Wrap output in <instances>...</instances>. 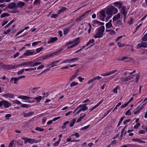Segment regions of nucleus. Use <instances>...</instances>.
<instances>
[{
    "mask_svg": "<svg viewBox=\"0 0 147 147\" xmlns=\"http://www.w3.org/2000/svg\"><path fill=\"white\" fill-rule=\"evenodd\" d=\"M105 31V27L102 26L96 29V33L94 36L95 38H100L103 35V33Z\"/></svg>",
    "mask_w": 147,
    "mask_h": 147,
    "instance_id": "obj_1",
    "label": "nucleus"
},
{
    "mask_svg": "<svg viewBox=\"0 0 147 147\" xmlns=\"http://www.w3.org/2000/svg\"><path fill=\"white\" fill-rule=\"evenodd\" d=\"M117 9L113 6H111L106 10V13L108 15L109 18H110L113 14H115L117 13Z\"/></svg>",
    "mask_w": 147,
    "mask_h": 147,
    "instance_id": "obj_2",
    "label": "nucleus"
},
{
    "mask_svg": "<svg viewBox=\"0 0 147 147\" xmlns=\"http://www.w3.org/2000/svg\"><path fill=\"white\" fill-rule=\"evenodd\" d=\"M63 50L62 49H60L57 51L53 53H52L50 54H48L47 55H45L42 57V59H47L48 58H50L51 57H52L54 56L57 55L60 52L62 51Z\"/></svg>",
    "mask_w": 147,
    "mask_h": 147,
    "instance_id": "obj_3",
    "label": "nucleus"
},
{
    "mask_svg": "<svg viewBox=\"0 0 147 147\" xmlns=\"http://www.w3.org/2000/svg\"><path fill=\"white\" fill-rule=\"evenodd\" d=\"M79 59L78 58L76 57L73 58L72 59H67L64 61H62L61 63V64L65 63H70L72 62H74V61H76L78 60Z\"/></svg>",
    "mask_w": 147,
    "mask_h": 147,
    "instance_id": "obj_4",
    "label": "nucleus"
},
{
    "mask_svg": "<svg viewBox=\"0 0 147 147\" xmlns=\"http://www.w3.org/2000/svg\"><path fill=\"white\" fill-rule=\"evenodd\" d=\"M18 98L24 100H27L26 101V102L29 103L31 102V101L30 100H28V99L31 98V97H28L25 96L21 95L19 96L18 97Z\"/></svg>",
    "mask_w": 147,
    "mask_h": 147,
    "instance_id": "obj_5",
    "label": "nucleus"
},
{
    "mask_svg": "<svg viewBox=\"0 0 147 147\" xmlns=\"http://www.w3.org/2000/svg\"><path fill=\"white\" fill-rule=\"evenodd\" d=\"M74 42H75V43H74L73 44L71 45L69 47H68V48L70 49L72 48L73 47H74L75 46H76L80 42L79 38L78 37L76 38V39L74 40Z\"/></svg>",
    "mask_w": 147,
    "mask_h": 147,
    "instance_id": "obj_6",
    "label": "nucleus"
},
{
    "mask_svg": "<svg viewBox=\"0 0 147 147\" xmlns=\"http://www.w3.org/2000/svg\"><path fill=\"white\" fill-rule=\"evenodd\" d=\"M3 105L5 108H8L11 106V104L6 100H3Z\"/></svg>",
    "mask_w": 147,
    "mask_h": 147,
    "instance_id": "obj_7",
    "label": "nucleus"
},
{
    "mask_svg": "<svg viewBox=\"0 0 147 147\" xmlns=\"http://www.w3.org/2000/svg\"><path fill=\"white\" fill-rule=\"evenodd\" d=\"M105 12V11L102 10L100 12V17L101 20L104 21L105 20L104 19L106 17Z\"/></svg>",
    "mask_w": 147,
    "mask_h": 147,
    "instance_id": "obj_8",
    "label": "nucleus"
},
{
    "mask_svg": "<svg viewBox=\"0 0 147 147\" xmlns=\"http://www.w3.org/2000/svg\"><path fill=\"white\" fill-rule=\"evenodd\" d=\"M18 67L17 65H6V69H12Z\"/></svg>",
    "mask_w": 147,
    "mask_h": 147,
    "instance_id": "obj_9",
    "label": "nucleus"
},
{
    "mask_svg": "<svg viewBox=\"0 0 147 147\" xmlns=\"http://www.w3.org/2000/svg\"><path fill=\"white\" fill-rule=\"evenodd\" d=\"M101 78V77L99 76H97L94 78L93 79L90 80L88 82V84H90L91 83L93 82V81L96 80H99Z\"/></svg>",
    "mask_w": 147,
    "mask_h": 147,
    "instance_id": "obj_10",
    "label": "nucleus"
},
{
    "mask_svg": "<svg viewBox=\"0 0 147 147\" xmlns=\"http://www.w3.org/2000/svg\"><path fill=\"white\" fill-rule=\"evenodd\" d=\"M61 60V59H59L57 61L53 62L51 63V64L50 65H48V67L49 66L51 65H52V66L50 67V68L51 67H52L55 66H57L56 64L58 63H59V62Z\"/></svg>",
    "mask_w": 147,
    "mask_h": 147,
    "instance_id": "obj_11",
    "label": "nucleus"
},
{
    "mask_svg": "<svg viewBox=\"0 0 147 147\" xmlns=\"http://www.w3.org/2000/svg\"><path fill=\"white\" fill-rule=\"evenodd\" d=\"M36 53H34V52H30V50H27L26 52L24 54V56H29L32 55L34 54H36Z\"/></svg>",
    "mask_w": 147,
    "mask_h": 147,
    "instance_id": "obj_12",
    "label": "nucleus"
},
{
    "mask_svg": "<svg viewBox=\"0 0 147 147\" xmlns=\"http://www.w3.org/2000/svg\"><path fill=\"white\" fill-rule=\"evenodd\" d=\"M58 38L57 37L50 38L49 40L48 41V43L49 44L51 42H53L57 41Z\"/></svg>",
    "mask_w": 147,
    "mask_h": 147,
    "instance_id": "obj_13",
    "label": "nucleus"
},
{
    "mask_svg": "<svg viewBox=\"0 0 147 147\" xmlns=\"http://www.w3.org/2000/svg\"><path fill=\"white\" fill-rule=\"evenodd\" d=\"M25 3L24 2L19 1L17 4V7H18L20 8H22L23 6L25 5Z\"/></svg>",
    "mask_w": 147,
    "mask_h": 147,
    "instance_id": "obj_14",
    "label": "nucleus"
},
{
    "mask_svg": "<svg viewBox=\"0 0 147 147\" xmlns=\"http://www.w3.org/2000/svg\"><path fill=\"white\" fill-rule=\"evenodd\" d=\"M8 7L9 8L11 9H13L17 7L16 4L14 3H10L8 5Z\"/></svg>",
    "mask_w": 147,
    "mask_h": 147,
    "instance_id": "obj_15",
    "label": "nucleus"
},
{
    "mask_svg": "<svg viewBox=\"0 0 147 147\" xmlns=\"http://www.w3.org/2000/svg\"><path fill=\"white\" fill-rule=\"evenodd\" d=\"M34 113V112L32 111L29 112L28 113H24L23 115L25 117H27L33 115Z\"/></svg>",
    "mask_w": 147,
    "mask_h": 147,
    "instance_id": "obj_16",
    "label": "nucleus"
},
{
    "mask_svg": "<svg viewBox=\"0 0 147 147\" xmlns=\"http://www.w3.org/2000/svg\"><path fill=\"white\" fill-rule=\"evenodd\" d=\"M18 81V80L17 78L13 77L11 78L10 82L12 83L16 84Z\"/></svg>",
    "mask_w": 147,
    "mask_h": 147,
    "instance_id": "obj_17",
    "label": "nucleus"
},
{
    "mask_svg": "<svg viewBox=\"0 0 147 147\" xmlns=\"http://www.w3.org/2000/svg\"><path fill=\"white\" fill-rule=\"evenodd\" d=\"M133 141L137 142L140 143L144 144L146 143L145 141H142L138 138H133L132 139Z\"/></svg>",
    "mask_w": 147,
    "mask_h": 147,
    "instance_id": "obj_18",
    "label": "nucleus"
},
{
    "mask_svg": "<svg viewBox=\"0 0 147 147\" xmlns=\"http://www.w3.org/2000/svg\"><path fill=\"white\" fill-rule=\"evenodd\" d=\"M112 20H110L109 22L106 24V28H111L112 26V25L111 23Z\"/></svg>",
    "mask_w": 147,
    "mask_h": 147,
    "instance_id": "obj_19",
    "label": "nucleus"
},
{
    "mask_svg": "<svg viewBox=\"0 0 147 147\" xmlns=\"http://www.w3.org/2000/svg\"><path fill=\"white\" fill-rule=\"evenodd\" d=\"M126 8L124 6L122 7L121 10V12L123 14H127V13L126 12Z\"/></svg>",
    "mask_w": 147,
    "mask_h": 147,
    "instance_id": "obj_20",
    "label": "nucleus"
},
{
    "mask_svg": "<svg viewBox=\"0 0 147 147\" xmlns=\"http://www.w3.org/2000/svg\"><path fill=\"white\" fill-rule=\"evenodd\" d=\"M106 32H109L110 34L111 35H114L116 34L115 31L113 30L106 29Z\"/></svg>",
    "mask_w": 147,
    "mask_h": 147,
    "instance_id": "obj_21",
    "label": "nucleus"
},
{
    "mask_svg": "<svg viewBox=\"0 0 147 147\" xmlns=\"http://www.w3.org/2000/svg\"><path fill=\"white\" fill-rule=\"evenodd\" d=\"M120 15L119 13H118L117 15L114 16L113 18V21H115L120 18Z\"/></svg>",
    "mask_w": 147,
    "mask_h": 147,
    "instance_id": "obj_22",
    "label": "nucleus"
},
{
    "mask_svg": "<svg viewBox=\"0 0 147 147\" xmlns=\"http://www.w3.org/2000/svg\"><path fill=\"white\" fill-rule=\"evenodd\" d=\"M66 9L67 8L65 7H62V8L58 11V14H60L61 13L63 12L64 11H65Z\"/></svg>",
    "mask_w": 147,
    "mask_h": 147,
    "instance_id": "obj_23",
    "label": "nucleus"
},
{
    "mask_svg": "<svg viewBox=\"0 0 147 147\" xmlns=\"http://www.w3.org/2000/svg\"><path fill=\"white\" fill-rule=\"evenodd\" d=\"M85 13L84 14L78 18L76 19L75 21L76 22H78V21H80L81 20L84 18V17L85 16Z\"/></svg>",
    "mask_w": 147,
    "mask_h": 147,
    "instance_id": "obj_24",
    "label": "nucleus"
},
{
    "mask_svg": "<svg viewBox=\"0 0 147 147\" xmlns=\"http://www.w3.org/2000/svg\"><path fill=\"white\" fill-rule=\"evenodd\" d=\"M38 142V141L34 139H32L31 138H29V143L30 144H32L34 143H37Z\"/></svg>",
    "mask_w": 147,
    "mask_h": 147,
    "instance_id": "obj_25",
    "label": "nucleus"
},
{
    "mask_svg": "<svg viewBox=\"0 0 147 147\" xmlns=\"http://www.w3.org/2000/svg\"><path fill=\"white\" fill-rule=\"evenodd\" d=\"M3 96L6 97H9L11 98L13 97L14 96V95L10 93H7L3 95Z\"/></svg>",
    "mask_w": 147,
    "mask_h": 147,
    "instance_id": "obj_26",
    "label": "nucleus"
},
{
    "mask_svg": "<svg viewBox=\"0 0 147 147\" xmlns=\"http://www.w3.org/2000/svg\"><path fill=\"white\" fill-rule=\"evenodd\" d=\"M69 123V121H68L64 122L63 125L61 127V128L63 129H65L66 127L67 124H68Z\"/></svg>",
    "mask_w": 147,
    "mask_h": 147,
    "instance_id": "obj_27",
    "label": "nucleus"
},
{
    "mask_svg": "<svg viewBox=\"0 0 147 147\" xmlns=\"http://www.w3.org/2000/svg\"><path fill=\"white\" fill-rule=\"evenodd\" d=\"M86 104L83 105L82 108L80 109L82 111H85L88 108L87 107H86Z\"/></svg>",
    "mask_w": 147,
    "mask_h": 147,
    "instance_id": "obj_28",
    "label": "nucleus"
},
{
    "mask_svg": "<svg viewBox=\"0 0 147 147\" xmlns=\"http://www.w3.org/2000/svg\"><path fill=\"white\" fill-rule=\"evenodd\" d=\"M42 96H39L38 97L34 98V99L36 100L37 102H40V100L42 99Z\"/></svg>",
    "mask_w": 147,
    "mask_h": 147,
    "instance_id": "obj_29",
    "label": "nucleus"
},
{
    "mask_svg": "<svg viewBox=\"0 0 147 147\" xmlns=\"http://www.w3.org/2000/svg\"><path fill=\"white\" fill-rule=\"evenodd\" d=\"M9 14L8 13H2L1 15V18H3L4 17H5V16H9Z\"/></svg>",
    "mask_w": 147,
    "mask_h": 147,
    "instance_id": "obj_30",
    "label": "nucleus"
},
{
    "mask_svg": "<svg viewBox=\"0 0 147 147\" xmlns=\"http://www.w3.org/2000/svg\"><path fill=\"white\" fill-rule=\"evenodd\" d=\"M94 40L93 39L90 40L89 42L86 44V45L88 46L89 45L94 43Z\"/></svg>",
    "mask_w": 147,
    "mask_h": 147,
    "instance_id": "obj_31",
    "label": "nucleus"
},
{
    "mask_svg": "<svg viewBox=\"0 0 147 147\" xmlns=\"http://www.w3.org/2000/svg\"><path fill=\"white\" fill-rule=\"evenodd\" d=\"M141 40L143 41H146L147 40V34L146 33L142 38Z\"/></svg>",
    "mask_w": 147,
    "mask_h": 147,
    "instance_id": "obj_32",
    "label": "nucleus"
},
{
    "mask_svg": "<svg viewBox=\"0 0 147 147\" xmlns=\"http://www.w3.org/2000/svg\"><path fill=\"white\" fill-rule=\"evenodd\" d=\"M122 82H125L128 81V79H127V77H125V78L122 77L121 79Z\"/></svg>",
    "mask_w": 147,
    "mask_h": 147,
    "instance_id": "obj_33",
    "label": "nucleus"
},
{
    "mask_svg": "<svg viewBox=\"0 0 147 147\" xmlns=\"http://www.w3.org/2000/svg\"><path fill=\"white\" fill-rule=\"evenodd\" d=\"M78 84V83L74 82H73L70 84V86L71 87L77 86Z\"/></svg>",
    "mask_w": 147,
    "mask_h": 147,
    "instance_id": "obj_34",
    "label": "nucleus"
},
{
    "mask_svg": "<svg viewBox=\"0 0 147 147\" xmlns=\"http://www.w3.org/2000/svg\"><path fill=\"white\" fill-rule=\"evenodd\" d=\"M70 29V28H67L65 29L64 30V34H67L68 32L69 31Z\"/></svg>",
    "mask_w": 147,
    "mask_h": 147,
    "instance_id": "obj_35",
    "label": "nucleus"
},
{
    "mask_svg": "<svg viewBox=\"0 0 147 147\" xmlns=\"http://www.w3.org/2000/svg\"><path fill=\"white\" fill-rule=\"evenodd\" d=\"M22 139L24 140V143L26 144L27 142H29V138H22Z\"/></svg>",
    "mask_w": 147,
    "mask_h": 147,
    "instance_id": "obj_36",
    "label": "nucleus"
},
{
    "mask_svg": "<svg viewBox=\"0 0 147 147\" xmlns=\"http://www.w3.org/2000/svg\"><path fill=\"white\" fill-rule=\"evenodd\" d=\"M76 121V120L75 119H73L71 121V123L69 124V126L70 127H73L74 123H75Z\"/></svg>",
    "mask_w": 147,
    "mask_h": 147,
    "instance_id": "obj_37",
    "label": "nucleus"
},
{
    "mask_svg": "<svg viewBox=\"0 0 147 147\" xmlns=\"http://www.w3.org/2000/svg\"><path fill=\"white\" fill-rule=\"evenodd\" d=\"M35 130L40 131H42L44 130V129L40 127H37L35 129Z\"/></svg>",
    "mask_w": 147,
    "mask_h": 147,
    "instance_id": "obj_38",
    "label": "nucleus"
},
{
    "mask_svg": "<svg viewBox=\"0 0 147 147\" xmlns=\"http://www.w3.org/2000/svg\"><path fill=\"white\" fill-rule=\"evenodd\" d=\"M30 105H28L27 104H23L21 105H20V106L23 107V108H28L29 106H30Z\"/></svg>",
    "mask_w": 147,
    "mask_h": 147,
    "instance_id": "obj_39",
    "label": "nucleus"
},
{
    "mask_svg": "<svg viewBox=\"0 0 147 147\" xmlns=\"http://www.w3.org/2000/svg\"><path fill=\"white\" fill-rule=\"evenodd\" d=\"M41 63L40 62H36V63H35L34 64H32L30 66H31V67L35 66H36L40 65Z\"/></svg>",
    "mask_w": 147,
    "mask_h": 147,
    "instance_id": "obj_40",
    "label": "nucleus"
},
{
    "mask_svg": "<svg viewBox=\"0 0 147 147\" xmlns=\"http://www.w3.org/2000/svg\"><path fill=\"white\" fill-rule=\"evenodd\" d=\"M27 62L22 63L20 64L17 65L18 67V66H27Z\"/></svg>",
    "mask_w": 147,
    "mask_h": 147,
    "instance_id": "obj_41",
    "label": "nucleus"
},
{
    "mask_svg": "<svg viewBox=\"0 0 147 147\" xmlns=\"http://www.w3.org/2000/svg\"><path fill=\"white\" fill-rule=\"evenodd\" d=\"M77 75L78 74H75L72 77L70 78V80L71 81L73 80L77 77Z\"/></svg>",
    "mask_w": 147,
    "mask_h": 147,
    "instance_id": "obj_42",
    "label": "nucleus"
},
{
    "mask_svg": "<svg viewBox=\"0 0 147 147\" xmlns=\"http://www.w3.org/2000/svg\"><path fill=\"white\" fill-rule=\"evenodd\" d=\"M125 117V116H123V117H121V119L120 121H119V123L118 124L117 126H119L120 125V124L121 123L122 121L123 120V119Z\"/></svg>",
    "mask_w": 147,
    "mask_h": 147,
    "instance_id": "obj_43",
    "label": "nucleus"
},
{
    "mask_svg": "<svg viewBox=\"0 0 147 147\" xmlns=\"http://www.w3.org/2000/svg\"><path fill=\"white\" fill-rule=\"evenodd\" d=\"M43 49V48L42 47H41L40 48L37 49H36V51L37 52V53H39L40 51H41Z\"/></svg>",
    "mask_w": 147,
    "mask_h": 147,
    "instance_id": "obj_44",
    "label": "nucleus"
},
{
    "mask_svg": "<svg viewBox=\"0 0 147 147\" xmlns=\"http://www.w3.org/2000/svg\"><path fill=\"white\" fill-rule=\"evenodd\" d=\"M117 45H118L119 47H123L125 46L124 44H123L121 43H120L119 42H118L117 43Z\"/></svg>",
    "mask_w": 147,
    "mask_h": 147,
    "instance_id": "obj_45",
    "label": "nucleus"
},
{
    "mask_svg": "<svg viewBox=\"0 0 147 147\" xmlns=\"http://www.w3.org/2000/svg\"><path fill=\"white\" fill-rule=\"evenodd\" d=\"M143 45V48H146L147 47V42H142Z\"/></svg>",
    "mask_w": 147,
    "mask_h": 147,
    "instance_id": "obj_46",
    "label": "nucleus"
},
{
    "mask_svg": "<svg viewBox=\"0 0 147 147\" xmlns=\"http://www.w3.org/2000/svg\"><path fill=\"white\" fill-rule=\"evenodd\" d=\"M140 126V124L138 123H137L134 127V128L135 129H137Z\"/></svg>",
    "mask_w": 147,
    "mask_h": 147,
    "instance_id": "obj_47",
    "label": "nucleus"
},
{
    "mask_svg": "<svg viewBox=\"0 0 147 147\" xmlns=\"http://www.w3.org/2000/svg\"><path fill=\"white\" fill-rule=\"evenodd\" d=\"M59 14H58V13L57 14H52V15L51 16V18H55L58 16Z\"/></svg>",
    "mask_w": 147,
    "mask_h": 147,
    "instance_id": "obj_48",
    "label": "nucleus"
},
{
    "mask_svg": "<svg viewBox=\"0 0 147 147\" xmlns=\"http://www.w3.org/2000/svg\"><path fill=\"white\" fill-rule=\"evenodd\" d=\"M12 28H10L9 29L7 30L6 31H5L4 32V34H7L9 33L10 32H11V30Z\"/></svg>",
    "mask_w": 147,
    "mask_h": 147,
    "instance_id": "obj_49",
    "label": "nucleus"
},
{
    "mask_svg": "<svg viewBox=\"0 0 147 147\" xmlns=\"http://www.w3.org/2000/svg\"><path fill=\"white\" fill-rule=\"evenodd\" d=\"M90 126V125H88L85 126L84 127H82L81 129V130H86L88 129Z\"/></svg>",
    "mask_w": 147,
    "mask_h": 147,
    "instance_id": "obj_50",
    "label": "nucleus"
},
{
    "mask_svg": "<svg viewBox=\"0 0 147 147\" xmlns=\"http://www.w3.org/2000/svg\"><path fill=\"white\" fill-rule=\"evenodd\" d=\"M13 102L15 103L18 105H20L21 104V102L20 101H18L17 100H14L13 101Z\"/></svg>",
    "mask_w": 147,
    "mask_h": 147,
    "instance_id": "obj_51",
    "label": "nucleus"
},
{
    "mask_svg": "<svg viewBox=\"0 0 147 147\" xmlns=\"http://www.w3.org/2000/svg\"><path fill=\"white\" fill-rule=\"evenodd\" d=\"M119 88V87L118 86H117L113 90V92L114 93H117V90Z\"/></svg>",
    "mask_w": 147,
    "mask_h": 147,
    "instance_id": "obj_52",
    "label": "nucleus"
},
{
    "mask_svg": "<svg viewBox=\"0 0 147 147\" xmlns=\"http://www.w3.org/2000/svg\"><path fill=\"white\" fill-rule=\"evenodd\" d=\"M24 69H22L21 70L18 72L17 74L18 75L22 74L24 73Z\"/></svg>",
    "mask_w": 147,
    "mask_h": 147,
    "instance_id": "obj_53",
    "label": "nucleus"
},
{
    "mask_svg": "<svg viewBox=\"0 0 147 147\" xmlns=\"http://www.w3.org/2000/svg\"><path fill=\"white\" fill-rule=\"evenodd\" d=\"M110 71L108 72V73H105V74H101V76H108L110 75Z\"/></svg>",
    "mask_w": 147,
    "mask_h": 147,
    "instance_id": "obj_54",
    "label": "nucleus"
},
{
    "mask_svg": "<svg viewBox=\"0 0 147 147\" xmlns=\"http://www.w3.org/2000/svg\"><path fill=\"white\" fill-rule=\"evenodd\" d=\"M14 141L13 140L11 141L8 146V147H11L14 144Z\"/></svg>",
    "mask_w": 147,
    "mask_h": 147,
    "instance_id": "obj_55",
    "label": "nucleus"
},
{
    "mask_svg": "<svg viewBox=\"0 0 147 147\" xmlns=\"http://www.w3.org/2000/svg\"><path fill=\"white\" fill-rule=\"evenodd\" d=\"M131 120L130 119H127L123 121V123L124 125L126 124L127 123L129 122Z\"/></svg>",
    "mask_w": 147,
    "mask_h": 147,
    "instance_id": "obj_56",
    "label": "nucleus"
},
{
    "mask_svg": "<svg viewBox=\"0 0 147 147\" xmlns=\"http://www.w3.org/2000/svg\"><path fill=\"white\" fill-rule=\"evenodd\" d=\"M39 42L41 43V41H37V42H33L32 43V45L33 46L36 45H37L39 43Z\"/></svg>",
    "mask_w": 147,
    "mask_h": 147,
    "instance_id": "obj_57",
    "label": "nucleus"
},
{
    "mask_svg": "<svg viewBox=\"0 0 147 147\" xmlns=\"http://www.w3.org/2000/svg\"><path fill=\"white\" fill-rule=\"evenodd\" d=\"M6 65H5L2 63H0V66L4 69H6Z\"/></svg>",
    "mask_w": 147,
    "mask_h": 147,
    "instance_id": "obj_58",
    "label": "nucleus"
},
{
    "mask_svg": "<svg viewBox=\"0 0 147 147\" xmlns=\"http://www.w3.org/2000/svg\"><path fill=\"white\" fill-rule=\"evenodd\" d=\"M11 114H6L5 115V117H6V119H8L9 118V117H11Z\"/></svg>",
    "mask_w": 147,
    "mask_h": 147,
    "instance_id": "obj_59",
    "label": "nucleus"
},
{
    "mask_svg": "<svg viewBox=\"0 0 147 147\" xmlns=\"http://www.w3.org/2000/svg\"><path fill=\"white\" fill-rule=\"evenodd\" d=\"M143 108V107L142 105L141 106H138L137 108V109L139 110L140 111Z\"/></svg>",
    "mask_w": 147,
    "mask_h": 147,
    "instance_id": "obj_60",
    "label": "nucleus"
},
{
    "mask_svg": "<svg viewBox=\"0 0 147 147\" xmlns=\"http://www.w3.org/2000/svg\"><path fill=\"white\" fill-rule=\"evenodd\" d=\"M130 109L127 110L126 112L125 113V115H131V113L130 112Z\"/></svg>",
    "mask_w": 147,
    "mask_h": 147,
    "instance_id": "obj_61",
    "label": "nucleus"
},
{
    "mask_svg": "<svg viewBox=\"0 0 147 147\" xmlns=\"http://www.w3.org/2000/svg\"><path fill=\"white\" fill-rule=\"evenodd\" d=\"M125 59V57H120L119 58L118 60V61H122L124 60Z\"/></svg>",
    "mask_w": 147,
    "mask_h": 147,
    "instance_id": "obj_62",
    "label": "nucleus"
},
{
    "mask_svg": "<svg viewBox=\"0 0 147 147\" xmlns=\"http://www.w3.org/2000/svg\"><path fill=\"white\" fill-rule=\"evenodd\" d=\"M19 54L20 53L19 52L16 53L13 56L14 58H15L18 57L19 55Z\"/></svg>",
    "mask_w": 147,
    "mask_h": 147,
    "instance_id": "obj_63",
    "label": "nucleus"
},
{
    "mask_svg": "<svg viewBox=\"0 0 147 147\" xmlns=\"http://www.w3.org/2000/svg\"><path fill=\"white\" fill-rule=\"evenodd\" d=\"M117 143V142L116 141V140H114L113 141H112L111 143L110 144V145H113V144H115Z\"/></svg>",
    "mask_w": 147,
    "mask_h": 147,
    "instance_id": "obj_64",
    "label": "nucleus"
}]
</instances>
